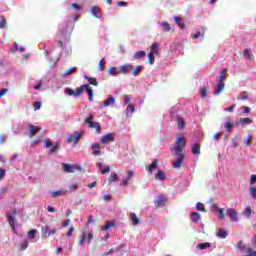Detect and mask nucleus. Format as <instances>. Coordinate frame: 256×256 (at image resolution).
Masks as SVG:
<instances>
[{"instance_id": "nucleus-26", "label": "nucleus", "mask_w": 256, "mask_h": 256, "mask_svg": "<svg viewBox=\"0 0 256 256\" xmlns=\"http://www.w3.org/2000/svg\"><path fill=\"white\" fill-rule=\"evenodd\" d=\"M111 227H115V222L107 221L106 225L101 227V231H109V229H111Z\"/></svg>"}, {"instance_id": "nucleus-60", "label": "nucleus", "mask_w": 256, "mask_h": 256, "mask_svg": "<svg viewBox=\"0 0 256 256\" xmlns=\"http://www.w3.org/2000/svg\"><path fill=\"white\" fill-rule=\"evenodd\" d=\"M34 111H39L41 109V102L36 101L33 103Z\"/></svg>"}, {"instance_id": "nucleus-19", "label": "nucleus", "mask_w": 256, "mask_h": 256, "mask_svg": "<svg viewBox=\"0 0 256 256\" xmlns=\"http://www.w3.org/2000/svg\"><path fill=\"white\" fill-rule=\"evenodd\" d=\"M123 247H126V245L125 244H121L119 247H117L114 250H113V248H111L110 250H106V251H104V255L105 256L112 255V253H115V251H121L123 249Z\"/></svg>"}, {"instance_id": "nucleus-48", "label": "nucleus", "mask_w": 256, "mask_h": 256, "mask_svg": "<svg viewBox=\"0 0 256 256\" xmlns=\"http://www.w3.org/2000/svg\"><path fill=\"white\" fill-rule=\"evenodd\" d=\"M5 27H7V19H5V17H1L0 18V29H5Z\"/></svg>"}, {"instance_id": "nucleus-56", "label": "nucleus", "mask_w": 256, "mask_h": 256, "mask_svg": "<svg viewBox=\"0 0 256 256\" xmlns=\"http://www.w3.org/2000/svg\"><path fill=\"white\" fill-rule=\"evenodd\" d=\"M251 213H253V209L251 206H247L245 209V215L248 217V219L251 217Z\"/></svg>"}, {"instance_id": "nucleus-14", "label": "nucleus", "mask_w": 256, "mask_h": 256, "mask_svg": "<svg viewBox=\"0 0 256 256\" xmlns=\"http://www.w3.org/2000/svg\"><path fill=\"white\" fill-rule=\"evenodd\" d=\"M158 165H159V160L154 159L153 162L150 164V166H146V170L148 171V173H153L155 169H157Z\"/></svg>"}, {"instance_id": "nucleus-6", "label": "nucleus", "mask_w": 256, "mask_h": 256, "mask_svg": "<svg viewBox=\"0 0 256 256\" xmlns=\"http://www.w3.org/2000/svg\"><path fill=\"white\" fill-rule=\"evenodd\" d=\"M81 137H83V132L75 131L73 134L68 135L67 143H73V141H74V145H77L79 143V139H81Z\"/></svg>"}, {"instance_id": "nucleus-46", "label": "nucleus", "mask_w": 256, "mask_h": 256, "mask_svg": "<svg viewBox=\"0 0 256 256\" xmlns=\"http://www.w3.org/2000/svg\"><path fill=\"white\" fill-rule=\"evenodd\" d=\"M148 63L149 65L155 63V54H153V52L148 53Z\"/></svg>"}, {"instance_id": "nucleus-2", "label": "nucleus", "mask_w": 256, "mask_h": 256, "mask_svg": "<svg viewBox=\"0 0 256 256\" xmlns=\"http://www.w3.org/2000/svg\"><path fill=\"white\" fill-rule=\"evenodd\" d=\"M93 119H95V117L90 114L85 120L84 123H87L88 127L90 129H95V131L97 133H101V124H99L98 122H93Z\"/></svg>"}, {"instance_id": "nucleus-1", "label": "nucleus", "mask_w": 256, "mask_h": 256, "mask_svg": "<svg viewBox=\"0 0 256 256\" xmlns=\"http://www.w3.org/2000/svg\"><path fill=\"white\" fill-rule=\"evenodd\" d=\"M187 147V141L184 137H179L176 139L174 148H173V155H180L183 154V150Z\"/></svg>"}, {"instance_id": "nucleus-32", "label": "nucleus", "mask_w": 256, "mask_h": 256, "mask_svg": "<svg viewBox=\"0 0 256 256\" xmlns=\"http://www.w3.org/2000/svg\"><path fill=\"white\" fill-rule=\"evenodd\" d=\"M85 239H87V232H86V231H83V232L81 233V235H80L78 244H79L80 246L85 245Z\"/></svg>"}, {"instance_id": "nucleus-44", "label": "nucleus", "mask_w": 256, "mask_h": 256, "mask_svg": "<svg viewBox=\"0 0 256 256\" xmlns=\"http://www.w3.org/2000/svg\"><path fill=\"white\" fill-rule=\"evenodd\" d=\"M177 123H178V129H180L181 131L183 127H185V120L182 117H178Z\"/></svg>"}, {"instance_id": "nucleus-28", "label": "nucleus", "mask_w": 256, "mask_h": 256, "mask_svg": "<svg viewBox=\"0 0 256 256\" xmlns=\"http://www.w3.org/2000/svg\"><path fill=\"white\" fill-rule=\"evenodd\" d=\"M67 194V190H58V191H54L51 192L52 197H63V195Z\"/></svg>"}, {"instance_id": "nucleus-57", "label": "nucleus", "mask_w": 256, "mask_h": 256, "mask_svg": "<svg viewBox=\"0 0 256 256\" xmlns=\"http://www.w3.org/2000/svg\"><path fill=\"white\" fill-rule=\"evenodd\" d=\"M6 174L7 170H5V168H0V181H3V179H5Z\"/></svg>"}, {"instance_id": "nucleus-16", "label": "nucleus", "mask_w": 256, "mask_h": 256, "mask_svg": "<svg viewBox=\"0 0 256 256\" xmlns=\"http://www.w3.org/2000/svg\"><path fill=\"white\" fill-rule=\"evenodd\" d=\"M64 173H73L75 171V166L67 163H62Z\"/></svg>"}, {"instance_id": "nucleus-62", "label": "nucleus", "mask_w": 256, "mask_h": 256, "mask_svg": "<svg viewBox=\"0 0 256 256\" xmlns=\"http://www.w3.org/2000/svg\"><path fill=\"white\" fill-rule=\"evenodd\" d=\"M111 171V166H106L104 169L101 170L102 175H107Z\"/></svg>"}, {"instance_id": "nucleus-22", "label": "nucleus", "mask_w": 256, "mask_h": 256, "mask_svg": "<svg viewBox=\"0 0 256 256\" xmlns=\"http://www.w3.org/2000/svg\"><path fill=\"white\" fill-rule=\"evenodd\" d=\"M130 219L132 221V224L135 225V226L141 224V221L139 220V217H137V214H135V213L130 214Z\"/></svg>"}, {"instance_id": "nucleus-45", "label": "nucleus", "mask_w": 256, "mask_h": 256, "mask_svg": "<svg viewBox=\"0 0 256 256\" xmlns=\"http://www.w3.org/2000/svg\"><path fill=\"white\" fill-rule=\"evenodd\" d=\"M239 101H247L249 99V96L247 95V92H241L238 95Z\"/></svg>"}, {"instance_id": "nucleus-15", "label": "nucleus", "mask_w": 256, "mask_h": 256, "mask_svg": "<svg viewBox=\"0 0 256 256\" xmlns=\"http://www.w3.org/2000/svg\"><path fill=\"white\" fill-rule=\"evenodd\" d=\"M65 94H66V95L73 96V97H79V96H81V94H79V88H77L76 90H73V89H71V88H66V89H65Z\"/></svg>"}, {"instance_id": "nucleus-5", "label": "nucleus", "mask_w": 256, "mask_h": 256, "mask_svg": "<svg viewBox=\"0 0 256 256\" xmlns=\"http://www.w3.org/2000/svg\"><path fill=\"white\" fill-rule=\"evenodd\" d=\"M87 91L88 95H89V101H94L93 98V89L89 87V84H83L80 87H78V95H83L84 91Z\"/></svg>"}, {"instance_id": "nucleus-58", "label": "nucleus", "mask_w": 256, "mask_h": 256, "mask_svg": "<svg viewBox=\"0 0 256 256\" xmlns=\"http://www.w3.org/2000/svg\"><path fill=\"white\" fill-rule=\"evenodd\" d=\"M217 212L219 213V219H225V212L223 208H217Z\"/></svg>"}, {"instance_id": "nucleus-37", "label": "nucleus", "mask_w": 256, "mask_h": 256, "mask_svg": "<svg viewBox=\"0 0 256 256\" xmlns=\"http://www.w3.org/2000/svg\"><path fill=\"white\" fill-rule=\"evenodd\" d=\"M119 71L117 70L116 67H110V69L108 70V75L112 76V77H116V75H119Z\"/></svg>"}, {"instance_id": "nucleus-21", "label": "nucleus", "mask_w": 256, "mask_h": 256, "mask_svg": "<svg viewBox=\"0 0 256 256\" xmlns=\"http://www.w3.org/2000/svg\"><path fill=\"white\" fill-rule=\"evenodd\" d=\"M84 79H86L89 83V85H94V87L99 86V82H97V78L89 77V76H84Z\"/></svg>"}, {"instance_id": "nucleus-63", "label": "nucleus", "mask_w": 256, "mask_h": 256, "mask_svg": "<svg viewBox=\"0 0 256 256\" xmlns=\"http://www.w3.org/2000/svg\"><path fill=\"white\" fill-rule=\"evenodd\" d=\"M243 145L245 147H248V145H251V136H247L246 141L243 142Z\"/></svg>"}, {"instance_id": "nucleus-54", "label": "nucleus", "mask_w": 256, "mask_h": 256, "mask_svg": "<svg viewBox=\"0 0 256 256\" xmlns=\"http://www.w3.org/2000/svg\"><path fill=\"white\" fill-rule=\"evenodd\" d=\"M37 234V230L33 229L28 232V238L29 239H35V235Z\"/></svg>"}, {"instance_id": "nucleus-23", "label": "nucleus", "mask_w": 256, "mask_h": 256, "mask_svg": "<svg viewBox=\"0 0 256 256\" xmlns=\"http://www.w3.org/2000/svg\"><path fill=\"white\" fill-rule=\"evenodd\" d=\"M150 53H153L154 55L159 54V43L158 42L152 43Z\"/></svg>"}, {"instance_id": "nucleus-40", "label": "nucleus", "mask_w": 256, "mask_h": 256, "mask_svg": "<svg viewBox=\"0 0 256 256\" xmlns=\"http://www.w3.org/2000/svg\"><path fill=\"white\" fill-rule=\"evenodd\" d=\"M207 93H209V89L205 86L200 88V94L202 99H205V97H207Z\"/></svg>"}, {"instance_id": "nucleus-39", "label": "nucleus", "mask_w": 256, "mask_h": 256, "mask_svg": "<svg viewBox=\"0 0 256 256\" xmlns=\"http://www.w3.org/2000/svg\"><path fill=\"white\" fill-rule=\"evenodd\" d=\"M197 249H201V250H203V249H209V247H211V243H209V242H206V243H199V244H197Z\"/></svg>"}, {"instance_id": "nucleus-20", "label": "nucleus", "mask_w": 256, "mask_h": 256, "mask_svg": "<svg viewBox=\"0 0 256 256\" xmlns=\"http://www.w3.org/2000/svg\"><path fill=\"white\" fill-rule=\"evenodd\" d=\"M91 13L92 15H94V17H97L98 19H100L101 17V8H99L98 6H93L91 9Z\"/></svg>"}, {"instance_id": "nucleus-27", "label": "nucleus", "mask_w": 256, "mask_h": 256, "mask_svg": "<svg viewBox=\"0 0 256 256\" xmlns=\"http://www.w3.org/2000/svg\"><path fill=\"white\" fill-rule=\"evenodd\" d=\"M192 223H199V219H201V215L197 212H192L191 214Z\"/></svg>"}, {"instance_id": "nucleus-3", "label": "nucleus", "mask_w": 256, "mask_h": 256, "mask_svg": "<svg viewBox=\"0 0 256 256\" xmlns=\"http://www.w3.org/2000/svg\"><path fill=\"white\" fill-rule=\"evenodd\" d=\"M167 201H169V198L165 195L158 194L156 199L154 200V205L157 209L161 207H165L167 205Z\"/></svg>"}, {"instance_id": "nucleus-29", "label": "nucleus", "mask_w": 256, "mask_h": 256, "mask_svg": "<svg viewBox=\"0 0 256 256\" xmlns=\"http://www.w3.org/2000/svg\"><path fill=\"white\" fill-rule=\"evenodd\" d=\"M193 155H199L201 153V145L199 143H195L192 147Z\"/></svg>"}, {"instance_id": "nucleus-7", "label": "nucleus", "mask_w": 256, "mask_h": 256, "mask_svg": "<svg viewBox=\"0 0 256 256\" xmlns=\"http://www.w3.org/2000/svg\"><path fill=\"white\" fill-rule=\"evenodd\" d=\"M19 215V211L17 209H14L12 213H8V223L12 229V231H15V216Z\"/></svg>"}, {"instance_id": "nucleus-38", "label": "nucleus", "mask_w": 256, "mask_h": 256, "mask_svg": "<svg viewBox=\"0 0 256 256\" xmlns=\"http://www.w3.org/2000/svg\"><path fill=\"white\" fill-rule=\"evenodd\" d=\"M236 248L239 249V251H247V246L245 245V243H243V240H240L238 242Z\"/></svg>"}, {"instance_id": "nucleus-42", "label": "nucleus", "mask_w": 256, "mask_h": 256, "mask_svg": "<svg viewBox=\"0 0 256 256\" xmlns=\"http://www.w3.org/2000/svg\"><path fill=\"white\" fill-rule=\"evenodd\" d=\"M135 111V105L129 104L126 108V114L127 115H133V112Z\"/></svg>"}, {"instance_id": "nucleus-55", "label": "nucleus", "mask_w": 256, "mask_h": 256, "mask_svg": "<svg viewBox=\"0 0 256 256\" xmlns=\"http://www.w3.org/2000/svg\"><path fill=\"white\" fill-rule=\"evenodd\" d=\"M117 179H119V175H117V173H113L110 177H109V182L113 183L115 181H117Z\"/></svg>"}, {"instance_id": "nucleus-12", "label": "nucleus", "mask_w": 256, "mask_h": 256, "mask_svg": "<svg viewBox=\"0 0 256 256\" xmlns=\"http://www.w3.org/2000/svg\"><path fill=\"white\" fill-rule=\"evenodd\" d=\"M133 175H135V172H133V170H129L127 172V177L123 178L122 180V183H121L122 187H127V185H129V180L132 179Z\"/></svg>"}, {"instance_id": "nucleus-30", "label": "nucleus", "mask_w": 256, "mask_h": 256, "mask_svg": "<svg viewBox=\"0 0 256 256\" xmlns=\"http://www.w3.org/2000/svg\"><path fill=\"white\" fill-rule=\"evenodd\" d=\"M109 105H115V97L110 96L106 101H104L103 106L109 107Z\"/></svg>"}, {"instance_id": "nucleus-31", "label": "nucleus", "mask_w": 256, "mask_h": 256, "mask_svg": "<svg viewBox=\"0 0 256 256\" xmlns=\"http://www.w3.org/2000/svg\"><path fill=\"white\" fill-rule=\"evenodd\" d=\"M174 20L176 21L177 25L180 27V29H185V22H183V19L181 17L175 16Z\"/></svg>"}, {"instance_id": "nucleus-47", "label": "nucleus", "mask_w": 256, "mask_h": 256, "mask_svg": "<svg viewBox=\"0 0 256 256\" xmlns=\"http://www.w3.org/2000/svg\"><path fill=\"white\" fill-rule=\"evenodd\" d=\"M105 69V58H102L98 63V70L103 71Z\"/></svg>"}, {"instance_id": "nucleus-24", "label": "nucleus", "mask_w": 256, "mask_h": 256, "mask_svg": "<svg viewBox=\"0 0 256 256\" xmlns=\"http://www.w3.org/2000/svg\"><path fill=\"white\" fill-rule=\"evenodd\" d=\"M147 55V52L140 50L137 51L134 55H133V59L137 60V59H143V57H145Z\"/></svg>"}, {"instance_id": "nucleus-41", "label": "nucleus", "mask_w": 256, "mask_h": 256, "mask_svg": "<svg viewBox=\"0 0 256 256\" xmlns=\"http://www.w3.org/2000/svg\"><path fill=\"white\" fill-rule=\"evenodd\" d=\"M197 211H202V213H207V210L205 209V204L198 202L196 204Z\"/></svg>"}, {"instance_id": "nucleus-4", "label": "nucleus", "mask_w": 256, "mask_h": 256, "mask_svg": "<svg viewBox=\"0 0 256 256\" xmlns=\"http://www.w3.org/2000/svg\"><path fill=\"white\" fill-rule=\"evenodd\" d=\"M177 158L172 161V167L174 169H181L183 162L185 161V154H174Z\"/></svg>"}, {"instance_id": "nucleus-11", "label": "nucleus", "mask_w": 256, "mask_h": 256, "mask_svg": "<svg viewBox=\"0 0 256 256\" xmlns=\"http://www.w3.org/2000/svg\"><path fill=\"white\" fill-rule=\"evenodd\" d=\"M227 215L228 217H230V219H232V221L237 222L239 221V214L237 213V211L233 208H229L227 210Z\"/></svg>"}, {"instance_id": "nucleus-9", "label": "nucleus", "mask_w": 256, "mask_h": 256, "mask_svg": "<svg viewBox=\"0 0 256 256\" xmlns=\"http://www.w3.org/2000/svg\"><path fill=\"white\" fill-rule=\"evenodd\" d=\"M131 71H133V66L129 63H125L119 68V73L121 75H128V73H131Z\"/></svg>"}, {"instance_id": "nucleus-8", "label": "nucleus", "mask_w": 256, "mask_h": 256, "mask_svg": "<svg viewBox=\"0 0 256 256\" xmlns=\"http://www.w3.org/2000/svg\"><path fill=\"white\" fill-rule=\"evenodd\" d=\"M113 141H115V134H113V133H108V134L102 136L100 139V142L103 145H107L108 143H113Z\"/></svg>"}, {"instance_id": "nucleus-10", "label": "nucleus", "mask_w": 256, "mask_h": 256, "mask_svg": "<svg viewBox=\"0 0 256 256\" xmlns=\"http://www.w3.org/2000/svg\"><path fill=\"white\" fill-rule=\"evenodd\" d=\"M28 129H29L28 137L31 139L32 137H35L37 133H39V130L41 129V127L30 124L28 126Z\"/></svg>"}, {"instance_id": "nucleus-51", "label": "nucleus", "mask_w": 256, "mask_h": 256, "mask_svg": "<svg viewBox=\"0 0 256 256\" xmlns=\"http://www.w3.org/2000/svg\"><path fill=\"white\" fill-rule=\"evenodd\" d=\"M75 71H77V67H72V68L66 70V71L64 72V75H65V76L73 75V73H75Z\"/></svg>"}, {"instance_id": "nucleus-35", "label": "nucleus", "mask_w": 256, "mask_h": 256, "mask_svg": "<svg viewBox=\"0 0 256 256\" xmlns=\"http://www.w3.org/2000/svg\"><path fill=\"white\" fill-rule=\"evenodd\" d=\"M141 71H143V66H142V65L136 66V67L132 70V75H133V77H137V75H139V73H141Z\"/></svg>"}, {"instance_id": "nucleus-52", "label": "nucleus", "mask_w": 256, "mask_h": 256, "mask_svg": "<svg viewBox=\"0 0 256 256\" xmlns=\"http://www.w3.org/2000/svg\"><path fill=\"white\" fill-rule=\"evenodd\" d=\"M55 151H59V144H53L52 148L49 150L50 155H53V153H55Z\"/></svg>"}, {"instance_id": "nucleus-53", "label": "nucleus", "mask_w": 256, "mask_h": 256, "mask_svg": "<svg viewBox=\"0 0 256 256\" xmlns=\"http://www.w3.org/2000/svg\"><path fill=\"white\" fill-rule=\"evenodd\" d=\"M44 145H45L46 149H49V147H53V143L51 142V139H49V138L44 139Z\"/></svg>"}, {"instance_id": "nucleus-49", "label": "nucleus", "mask_w": 256, "mask_h": 256, "mask_svg": "<svg viewBox=\"0 0 256 256\" xmlns=\"http://www.w3.org/2000/svg\"><path fill=\"white\" fill-rule=\"evenodd\" d=\"M249 193H250V196L252 197V199H256V188L254 186H251L249 188Z\"/></svg>"}, {"instance_id": "nucleus-13", "label": "nucleus", "mask_w": 256, "mask_h": 256, "mask_svg": "<svg viewBox=\"0 0 256 256\" xmlns=\"http://www.w3.org/2000/svg\"><path fill=\"white\" fill-rule=\"evenodd\" d=\"M91 149L93 151V155H101V144L95 142L91 145Z\"/></svg>"}, {"instance_id": "nucleus-33", "label": "nucleus", "mask_w": 256, "mask_h": 256, "mask_svg": "<svg viewBox=\"0 0 256 256\" xmlns=\"http://www.w3.org/2000/svg\"><path fill=\"white\" fill-rule=\"evenodd\" d=\"M229 235V233H227V231L223 230V229H220L218 230L217 232V237L219 239H227V236Z\"/></svg>"}, {"instance_id": "nucleus-61", "label": "nucleus", "mask_w": 256, "mask_h": 256, "mask_svg": "<svg viewBox=\"0 0 256 256\" xmlns=\"http://www.w3.org/2000/svg\"><path fill=\"white\" fill-rule=\"evenodd\" d=\"M71 225V219L63 220L62 221V227H69Z\"/></svg>"}, {"instance_id": "nucleus-36", "label": "nucleus", "mask_w": 256, "mask_h": 256, "mask_svg": "<svg viewBox=\"0 0 256 256\" xmlns=\"http://www.w3.org/2000/svg\"><path fill=\"white\" fill-rule=\"evenodd\" d=\"M161 27L163 29V31H165L166 33H169V31H171V24H169L168 22H161Z\"/></svg>"}, {"instance_id": "nucleus-64", "label": "nucleus", "mask_w": 256, "mask_h": 256, "mask_svg": "<svg viewBox=\"0 0 256 256\" xmlns=\"http://www.w3.org/2000/svg\"><path fill=\"white\" fill-rule=\"evenodd\" d=\"M255 183H256V175L253 174L250 177V185H255Z\"/></svg>"}, {"instance_id": "nucleus-18", "label": "nucleus", "mask_w": 256, "mask_h": 256, "mask_svg": "<svg viewBox=\"0 0 256 256\" xmlns=\"http://www.w3.org/2000/svg\"><path fill=\"white\" fill-rule=\"evenodd\" d=\"M227 81V69H222L220 71V76H219V83H225Z\"/></svg>"}, {"instance_id": "nucleus-34", "label": "nucleus", "mask_w": 256, "mask_h": 256, "mask_svg": "<svg viewBox=\"0 0 256 256\" xmlns=\"http://www.w3.org/2000/svg\"><path fill=\"white\" fill-rule=\"evenodd\" d=\"M155 179L164 181V179H166L165 172H163V170H158V172L155 175Z\"/></svg>"}, {"instance_id": "nucleus-59", "label": "nucleus", "mask_w": 256, "mask_h": 256, "mask_svg": "<svg viewBox=\"0 0 256 256\" xmlns=\"http://www.w3.org/2000/svg\"><path fill=\"white\" fill-rule=\"evenodd\" d=\"M49 231H51V228L49 226L42 227V235H49Z\"/></svg>"}, {"instance_id": "nucleus-50", "label": "nucleus", "mask_w": 256, "mask_h": 256, "mask_svg": "<svg viewBox=\"0 0 256 256\" xmlns=\"http://www.w3.org/2000/svg\"><path fill=\"white\" fill-rule=\"evenodd\" d=\"M29 247V242L27 240H23V242L20 245V251H25Z\"/></svg>"}, {"instance_id": "nucleus-17", "label": "nucleus", "mask_w": 256, "mask_h": 256, "mask_svg": "<svg viewBox=\"0 0 256 256\" xmlns=\"http://www.w3.org/2000/svg\"><path fill=\"white\" fill-rule=\"evenodd\" d=\"M223 89H225V82H218L215 89V95H221V93H223Z\"/></svg>"}, {"instance_id": "nucleus-25", "label": "nucleus", "mask_w": 256, "mask_h": 256, "mask_svg": "<svg viewBox=\"0 0 256 256\" xmlns=\"http://www.w3.org/2000/svg\"><path fill=\"white\" fill-rule=\"evenodd\" d=\"M233 127H235V124L231 123V118H227V122L224 124V128L228 133H230Z\"/></svg>"}, {"instance_id": "nucleus-43", "label": "nucleus", "mask_w": 256, "mask_h": 256, "mask_svg": "<svg viewBox=\"0 0 256 256\" xmlns=\"http://www.w3.org/2000/svg\"><path fill=\"white\" fill-rule=\"evenodd\" d=\"M241 125H251L253 120L251 118H240Z\"/></svg>"}]
</instances>
